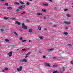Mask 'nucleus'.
<instances>
[{"label":"nucleus","mask_w":73,"mask_h":73,"mask_svg":"<svg viewBox=\"0 0 73 73\" xmlns=\"http://www.w3.org/2000/svg\"><path fill=\"white\" fill-rule=\"evenodd\" d=\"M22 68H23V66H19V69H20L21 70H22Z\"/></svg>","instance_id":"obj_17"},{"label":"nucleus","mask_w":73,"mask_h":73,"mask_svg":"<svg viewBox=\"0 0 73 73\" xmlns=\"http://www.w3.org/2000/svg\"><path fill=\"white\" fill-rule=\"evenodd\" d=\"M38 29L39 30H41V28L40 27H38Z\"/></svg>","instance_id":"obj_28"},{"label":"nucleus","mask_w":73,"mask_h":73,"mask_svg":"<svg viewBox=\"0 0 73 73\" xmlns=\"http://www.w3.org/2000/svg\"><path fill=\"white\" fill-rule=\"evenodd\" d=\"M20 40H23V38L22 37H21L20 38Z\"/></svg>","instance_id":"obj_41"},{"label":"nucleus","mask_w":73,"mask_h":73,"mask_svg":"<svg viewBox=\"0 0 73 73\" xmlns=\"http://www.w3.org/2000/svg\"><path fill=\"white\" fill-rule=\"evenodd\" d=\"M72 8H73V6H72Z\"/></svg>","instance_id":"obj_63"},{"label":"nucleus","mask_w":73,"mask_h":73,"mask_svg":"<svg viewBox=\"0 0 73 73\" xmlns=\"http://www.w3.org/2000/svg\"><path fill=\"white\" fill-rule=\"evenodd\" d=\"M17 70H18V71H21V69L20 68H17Z\"/></svg>","instance_id":"obj_27"},{"label":"nucleus","mask_w":73,"mask_h":73,"mask_svg":"<svg viewBox=\"0 0 73 73\" xmlns=\"http://www.w3.org/2000/svg\"><path fill=\"white\" fill-rule=\"evenodd\" d=\"M1 1H4V0H2Z\"/></svg>","instance_id":"obj_51"},{"label":"nucleus","mask_w":73,"mask_h":73,"mask_svg":"<svg viewBox=\"0 0 73 73\" xmlns=\"http://www.w3.org/2000/svg\"><path fill=\"white\" fill-rule=\"evenodd\" d=\"M22 50L24 51V50H26V49L25 48H24V49H22Z\"/></svg>","instance_id":"obj_35"},{"label":"nucleus","mask_w":73,"mask_h":73,"mask_svg":"<svg viewBox=\"0 0 73 73\" xmlns=\"http://www.w3.org/2000/svg\"><path fill=\"white\" fill-rule=\"evenodd\" d=\"M44 29V30H46H46H47V29Z\"/></svg>","instance_id":"obj_55"},{"label":"nucleus","mask_w":73,"mask_h":73,"mask_svg":"<svg viewBox=\"0 0 73 73\" xmlns=\"http://www.w3.org/2000/svg\"><path fill=\"white\" fill-rule=\"evenodd\" d=\"M5 70H8V68L7 67H6L5 68Z\"/></svg>","instance_id":"obj_31"},{"label":"nucleus","mask_w":73,"mask_h":73,"mask_svg":"<svg viewBox=\"0 0 73 73\" xmlns=\"http://www.w3.org/2000/svg\"><path fill=\"white\" fill-rule=\"evenodd\" d=\"M64 23L67 24H68V25H69V24H70V23L68 22H65Z\"/></svg>","instance_id":"obj_14"},{"label":"nucleus","mask_w":73,"mask_h":73,"mask_svg":"<svg viewBox=\"0 0 73 73\" xmlns=\"http://www.w3.org/2000/svg\"><path fill=\"white\" fill-rule=\"evenodd\" d=\"M70 70H71V69H70Z\"/></svg>","instance_id":"obj_64"},{"label":"nucleus","mask_w":73,"mask_h":73,"mask_svg":"<svg viewBox=\"0 0 73 73\" xmlns=\"http://www.w3.org/2000/svg\"><path fill=\"white\" fill-rule=\"evenodd\" d=\"M63 71H65V69H64L63 70Z\"/></svg>","instance_id":"obj_60"},{"label":"nucleus","mask_w":73,"mask_h":73,"mask_svg":"<svg viewBox=\"0 0 73 73\" xmlns=\"http://www.w3.org/2000/svg\"><path fill=\"white\" fill-rule=\"evenodd\" d=\"M56 58V57H54L53 58L54 59V58Z\"/></svg>","instance_id":"obj_54"},{"label":"nucleus","mask_w":73,"mask_h":73,"mask_svg":"<svg viewBox=\"0 0 73 73\" xmlns=\"http://www.w3.org/2000/svg\"><path fill=\"white\" fill-rule=\"evenodd\" d=\"M12 20H15V18H13L12 19Z\"/></svg>","instance_id":"obj_52"},{"label":"nucleus","mask_w":73,"mask_h":73,"mask_svg":"<svg viewBox=\"0 0 73 73\" xmlns=\"http://www.w3.org/2000/svg\"><path fill=\"white\" fill-rule=\"evenodd\" d=\"M68 46H72V45L71 44H67Z\"/></svg>","instance_id":"obj_24"},{"label":"nucleus","mask_w":73,"mask_h":73,"mask_svg":"<svg viewBox=\"0 0 73 73\" xmlns=\"http://www.w3.org/2000/svg\"><path fill=\"white\" fill-rule=\"evenodd\" d=\"M39 38L40 39H43L44 38V37L42 36H39Z\"/></svg>","instance_id":"obj_12"},{"label":"nucleus","mask_w":73,"mask_h":73,"mask_svg":"<svg viewBox=\"0 0 73 73\" xmlns=\"http://www.w3.org/2000/svg\"><path fill=\"white\" fill-rule=\"evenodd\" d=\"M17 12H19V11H20V10L19 9H18L16 10Z\"/></svg>","instance_id":"obj_34"},{"label":"nucleus","mask_w":73,"mask_h":73,"mask_svg":"<svg viewBox=\"0 0 73 73\" xmlns=\"http://www.w3.org/2000/svg\"><path fill=\"white\" fill-rule=\"evenodd\" d=\"M29 1H32V0H29Z\"/></svg>","instance_id":"obj_61"},{"label":"nucleus","mask_w":73,"mask_h":73,"mask_svg":"<svg viewBox=\"0 0 73 73\" xmlns=\"http://www.w3.org/2000/svg\"><path fill=\"white\" fill-rule=\"evenodd\" d=\"M19 31L20 32H22L23 31V30H21V29H20L19 30Z\"/></svg>","instance_id":"obj_45"},{"label":"nucleus","mask_w":73,"mask_h":73,"mask_svg":"<svg viewBox=\"0 0 73 73\" xmlns=\"http://www.w3.org/2000/svg\"><path fill=\"white\" fill-rule=\"evenodd\" d=\"M57 66H58L56 64H54L53 66V67H54V68H56L57 67Z\"/></svg>","instance_id":"obj_11"},{"label":"nucleus","mask_w":73,"mask_h":73,"mask_svg":"<svg viewBox=\"0 0 73 73\" xmlns=\"http://www.w3.org/2000/svg\"><path fill=\"white\" fill-rule=\"evenodd\" d=\"M25 13V12L24 11L23 13H21V15H23V14H24Z\"/></svg>","instance_id":"obj_38"},{"label":"nucleus","mask_w":73,"mask_h":73,"mask_svg":"<svg viewBox=\"0 0 73 73\" xmlns=\"http://www.w3.org/2000/svg\"><path fill=\"white\" fill-rule=\"evenodd\" d=\"M54 9L56 10V9H57V8H56V7H54Z\"/></svg>","instance_id":"obj_48"},{"label":"nucleus","mask_w":73,"mask_h":73,"mask_svg":"<svg viewBox=\"0 0 73 73\" xmlns=\"http://www.w3.org/2000/svg\"><path fill=\"white\" fill-rule=\"evenodd\" d=\"M14 34H15L16 36H18V34H17V33L15 31L14 32Z\"/></svg>","instance_id":"obj_23"},{"label":"nucleus","mask_w":73,"mask_h":73,"mask_svg":"<svg viewBox=\"0 0 73 73\" xmlns=\"http://www.w3.org/2000/svg\"><path fill=\"white\" fill-rule=\"evenodd\" d=\"M0 30L2 32H4V30L3 29H1Z\"/></svg>","instance_id":"obj_32"},{"label":"nucleus","mask_w":73,"mask_h":73,"mask_svg":"<svg viewBox=\"0 0 73 73\" xmlns=\"http://www.w3.org/2000/svg\"><path fill=\"white\" fill-rule=\"evenodd\" d=\"M42 15V13H38L37 14H36V16H37L38 15V16H39V15Z\"/></svg>","instance_id":"obj_9"},{"label":"nucleus","mask_w":73,"mask_h":73,"mask_svg":"<svg viewBox=\"0 0 73 73\" xmlns=\"http://www.w3.org/2000/svg\"><path fill=\"white\" fill-rule=\"evenodd\" d=\"M29 56V55L28 54H27L26 55V56L25 57V58H27V57H28V56Z\"/></svg>","instance_id":"obj_22"},{"label":"nucleus","mask_w":73,"mask_h":73,"mask_svg":"<svg viewBox=\"0 0 73 73\" xmlns=\"http://www.w3.org/2000/svg\"><path fill=\"white\" fill-rule=\"evenodd\" d=\"M15 22V24H18V25H20V22H18L17 21H16Z\"/></svg>","instance_id":"obj_4"},{"label":"nucleus","mask_w":73,"mask_h":73,"mask_svg":"<svg viewBox=\"0 0 73 73\" xmlns=\"http://www.w3.org/2000/svg\"><path fill=\"white\" fill-rule=\"evenodd\" d=\"M4 19H8V18L6 17H4Z\"/></svg>","instance_id":"obj_46"},{"label":"nucleus","mask_w":73,"mask_h":73,"mask_svg":"<svg viewBox=\"0 0 73 73\" xmlns=\"http://www.w3.org/2000/svg\"><path fill=\"white\" fill-rule=\"evenodd\" d=\"M21 8H25V5H23V6H21Z\"/></svg>","instance_id":"obj_21"},{"label":"nucleus","mask_w":73,"mask_h":73,"mask_svg":"<svg viewBox=\"0 0 73 73\" xmlns=\"http://www.w3.org/2000/svg\"><path fill=\"white\" fill-rule=\"evenodd\" d=\"M7 9H9V10H12V8L11 7H8L7 8Z\"/></svg>","instance_id":"obj_5"},{"label":"nucleus","mask_w":73,"mask_h":73,"mask_svg":"<svg viewBox=\"0 0 73 73\" xmlns=\"http://www.w3.org/2000/svg\"><path fill=\"white\" fill-rule=\"evenodd\" d=\"M60 73H62V72L61 71L60 72Z\"/></svg>","instance_id":"obj_62"},{"label":"nucleus","mask_w":73,"mask_h":73,"mask_svg":"<svg viewBox=\"0 0 73 73\" xmlns=\"http://www.w3.org/2000/svg\"><path fill=\"white\" fill-rule=\"evenodd\" d=\"M22 28H23V29H27V28H28L27 26L25 25H25L24 23H22Z\"/></svg>","instance_id":"obj_1"},{"label":"nucleus","mask_w":73,"mask_h":73,"mask_svg":"<svg viewBox=\"0 0 73 73\" xmlns=\"http://www.w3.org/2000/svg\"><path fill=\"white\" fill-rule=\"evenodd\" d=\"M54 27H56V25H53Z\"/></svg>","instance_id":"obj_50"},{"label":"nucleus","mask_w":73,"mask_h":73,"mask_svg":"<svg viewBox=\"0 0 73 73\" xmlns=\"http://www.w3.org/2000/svg\"><path fill=\"white\" fill-rule=\"evenodd\" d=\"M1 44H0V47H1Z\"/></svg>","instance_id":"obj_56"},{"label":"nucleus","mask_w":73,"mask_h":73,"mask_svg":"<svg viewBox=\"0 0 73 73\" xmlns=\"http://www.w3.org/2000/svg\"><path fill=\"white\" fill-rule=\"evenodd\" d=\"M19 9H22V8L21 7H19Z\"/></svg>","instance_id":"obj_36"},{"label":"nucleus","mask_w":73,"mask_h":73,"mask_svg":"<svg viewBox=\"0 0 73 73\" xmlns=\"http://www.w3.org/2000/svg\"><path fill=\"white\" fill-rule=\"evenodd\" d=\"M29 42H31V40H29Z\"/></svg>","instance_id":"obj_57"},{"label":"nucleus","mask_w":73,"mask_h":73,"mask_svg":"<svg viewBox=\"0 0 73 73\" xmlns=\"http://www.w3.org/2000/svg\"><path fill=\"white\" fill-rule=\"evenodd\" d=\"M26 4L28 5H30V4H29V2H27L26 3Z\"/></svg>","instance_id":"obj_30"},{"label":"nucleus","mask_w":73,"mask_h":73,"mask_svg":"<svg viewBox=\"0 0 73 73\" xmlns=\"http://www.w3.org/2000/svg\"><path fill=\"white\" fill-rule=\"evenodd\" d=\"M65 29H68V27H66L65 28Z\"/></svg>","instance_id":"obj_47"},{"label":"nucleus","mask_w":73,"mask_h":73,"mask_svg":"<svg viewBox=\"0 0 73 73\" xmlns=\"http://www.w3.org/2000/svg\"><path fill=\"white\" fill-rule=\"evenodd\" d=\"M54 49V48H51L50 49H48L47 50V51H51V50H53Z\"/></svg>","instance_id":"obj_7"},{"label":"nucleus","mask_w":73,"mask_h":73,"mask_svg":"<svg viewBox=\"0 0 73 73\" xmlns=\"http://www.w3.org/2000/svg\"><path fill=\"white\" fill-rule=\"evenodd\" d=\"M53 73H59V72H58L57 70L53 72Z\"/></svg>","instance_id":"obj_15"},{"label":"nucleus","mask_w":73,"mask_h":73,"mask_svg":"<svg viewBox=\"0 0 73 73\" xmlns=\"http://www.w3.org/2000/svg\"><path fill=\"white\" fill-rule=\"evenodd\" d=\"M64 34L65 35H68V33L67 32H64Z\"/></svg>","instance_id":"obj_16"},{"label":"nucleus","mask_w":73,"mask_h":73,"mask_svg":"<svg viewBox=\"0 0 73 73\" xmlns=\"http://www.w3.org/2000/svg\"><path fill=\"white\" fill-rule=\"evenodd\" d=\"M27 61H28L27 60V59L25 58L23 59L22 60H20V62H27Z\"/></svg>","instance_id":"obj_2"},{"label":"nucleus","mask_w":73,"mask_h":73,"mask_svg":"<svg viewBox=\"0 0 73 73\" xmlns=\"http://www.w3.org/2000/svg\"><path fill=\"white\" fill-rule=\"evenodd\" d=\"M38 53H41V51H39L38 52Z\"/></svg>","instance_id":"obj_53"},{"label":"nucleus","mask_w":73,"mask_h":73,"mask_svg":"<svg viewBox=\"0 0 73 73\" xmlns=\"http://www.w3.org/2000/svg\"><path fill=\"white\" fill-rule=\"evenodd\" d=\"M48 63H45V65L46 66H48Z\"/></svg>","instance_id":"obj_29"},{"label":"nucleus","mask_w":73,"mask_h":73,"mask_svg":"<svg viewBox=\"0 0 73 73\" xmlns=\"http://www.w3.org/2000/svg\"><path fill=\"white\" fill-rule=\"evenodd\" d=\"M62 69H65V68L64 67H62Z\"/></svg>","instance_id":"obj_43"},{"label":"nucleus","mask_w":73,"mask_h":73,"mask_svg":"<svg viewBox=\"0 0 73 73\" xmlns=\"http://www.w3.org/2000/svg\"><path fill=\"white\" fill-rule=\"evenodd\" d=\"M43 5H44L45 7H48V4L47 3H46L45 4H43Z\"/></svg>","instance_id":"obj_8"},{"label":"nucleus","mask_w":73,"mask_h":73,"mask_svg":"<svg viewBox=\"0 0 73 73\" xmlns=\"http://www.w3.org/2000/svg\"><path fill=\"white\" fill-rule=\"evenodd\" d=\"M44 19H46V17H44Z\"/></svg>","instance_id":"obj_59"},{"label":"nucleus","mask_w":73,"mask_h":73,"mask_svg":"<svg viewBox=\"0 0 73 73\" xmlns=\"http://www.w3.org/2000/svg\"><path fill=\"white\" fill-rule=\"evenodd\" d=\"M70 63L72 64H73V60H72L70 62Z\"/></svg>","instance_id":"obj_33"},{"label":"nucleus","mask_w":73,"mask_h":73,"mask_svg":"<svg viewBox=\"0 0 73 73\" xmlns=\"http://www.w3.org/2000/svg\"><path fill=\"white\" fill-rule=\"evenodd\" d=\"M27 21H29V20H27Z\"/></svg>","instance_id":"obj_58"},{"label":"nucleus","mask_w":73,"mask_h":73,"mask_svg":"<svg viewBox=\"0 0 73 73\" xmlns=\"http://www.w3.org/2000/svg\"><path fill=\"white\" fill-rule=\"evenodd\" d=\"M33 31V30L32 29H30L29 31V32L30 33H31V32H32Z\"/></svg>","instance_id":"obj_6"},{"label":"nucleus","mask_w":73,"mask_h":73,"mask_svg":"<svg viewBox=\"0 0 73 73\" xmlns=\"http://www.w3.org/2000/svg\"><path fill=\"white\" fill-rule=\"evenodd\" d=\"M48 1H50V2H52V3H53V1L52 0H48Z\"/></svg>","instance_id":"obj_37"},{"label":"nucleus","mask_w":73,"mask_h":73,"mask_svg":"<svg viewBox=\"0 0 73 73\" xmlns=\"http://www.w3.org/2000/svg\"><path fill=\"white\" fill-rule=\"evenodd\" d=\"M68 10V9H64V11L65 12H66V11H67Z\"/></svg>","instance_id":"obj_25"},{"label":"nucleus","mask_w":73,"mask_h":73,"mask_svg":"<svg viewBox=\"0 0 73 73\" xmlns=\"http://www.w3.org/2000/svg\"><path fill=\"white\" fill-rule=\"evenodd\" d=\"M47 66H49V67H50V64H48V65H47Z\"/></svg>","instance_id":"obj_44"},{"label":"nucleus","mask_w":73,"mask_h":73,"mask_svg":"<svg viewBox=\"0 0 73 73\" xmlns=\"http://www.w3.org/2000/svg\"><path fill=\"white\" fill-rule=\"evenodd\" d=\"M42 12H46V10L43 9H42Z\"/></svg>","instance_id":"obj_13"},{"label":"nucleus","mask_w":73,"mask_h":73,"mask_svg":"<svg viewBox=\"0 0 73 73\" xmlns=\"http://www.w3.org/2000/svg\"><path fill=\"white\" fill-rule=\"evenodd\" d=\"M9 4L8 3H6L5 4V5H6V6H8V5H9Z\"/></svg>","instance_id":"obj_26"},{"label":"nucleus","mask_w":73,"mask_h":73,"mask_svg":"<svg viewBox=\"0 0 73 73\" xmlns=\"http://www.w3.org/2000/svg\"><path fill=\"white\" fill-rule=\"evenodd\" d=\"M19 3H21V4H25V3L23 2L22 1H19Z\"/></svg>","instance_id":"obj_10"},{"label":"nucleus","mask_w":73,"mask_h":73,"mask_svg":"<svg viewBox=\"0 0 73 73\" xmlns=\"http://www.w3.org/2000/svg\"><path fill=\"white\" fill-rule=\"evenodd\" d=\"M14 4H16V5H20V3H18L17 2L15 3Z\"/></svg>","instance_id":"obj_20"},{"label":"nucleus","mask_w":73,"mask_h":73,"mask_svg":"<svg viewBox=\"0 0 73 73\" xmlns=\"http://www.w3.org/2000/svg\"><path fill=\"white\" fill-rule=\"evenodd\" d=\"M4 70H2V72H4Z\"/></svg>","instance_id":"obj_49"},{"label":"nucleus","mask_w":73,"mask_h":73,"mask_svg":"<svg viewBox=\"0 0 73 73\" xmlns=\"http://www.w3.org/2000/svg\"><path fill=\"white\" fill-rule=\"evenodd\" d=\"M31 52H29L27 53V54L29 55V54H31Z\"/></svg>","instance_id":"obj_42"},{"label":"nucleus","mask_w":73,"mask_h":73,"mask_svg":"<svg viewBox=\"0 0 73 73\" xmlns=\"http://www.w3.org/2000/svg\"><path fill=\"white\" fill-rule=\"evenodd\" d=\"M5 41H6V42H9V40H8L7 39H5Z\"/></svg>","instance_id":"obj_19"},{"label":"nucleus","mask_w":73,"mask_h":73,"mask_svg":"<svg viewBox=\"0 0 73 73\" xmlns=\"http://www.w3.org/2000/svg\"><path fill=\"white\" fill-rule=\"evenodd\" d=\"M9 57H11V56H12V51L10 52L8 54Z\"/></svg>","instance_id":"obj_3"},{"label":"nucleus","mask_w":73,"mask_h":73,"mask_svg":"<svg viewBox=\"0 0 73 73\" xmlns=\"http://www.w3.org/2000/svg\"><path fill=\"white\" fill-rule=\"evenodd\" d=\"M43 58H46V56H43Z\"/></svg>","instance_id":"obj_40"},{"label":"nucleus","mask_w":73,"mask_h":73,"mask_svg":"<svg viewBox=\"0 0 73 73\" xmlns=\"http://www.w3.org/2000/svg\"><path fill=\"white\" fill-rule=\"evenodd\" d=\"M66 15L67 16V17H70L71 16L70 15H69V14H67Z\"/></svg>","instance_id":"obj_18"},{"label":"nucleus","mask_w":73,"mask_h":73,"mask_svg":"<svg viewBox=\"0 0 73 73\" xmlns=\"http://www.w3.org/2000/svg\"><path fill=\"white\" fill-rule=\"evenodd\" d=\"M26 41H27V40H25L22 41V42H26Z\"/></svg>","instance_id":"obj_39"}]
</instances>
